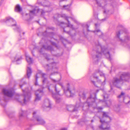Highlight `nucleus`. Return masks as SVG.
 I'll return each mask as SVG.
<instances>
[{
	"label": "nucleus",
	"instance_id": "12",
	"mask_svg": "<svg viewBox=\"0 0 130 130\" xmlns=\"http://www.w3.org/2000/svg\"><path fill=\"white\" fill-rule=\"evenodd\" d=\"M33 118L31 120L36 121L37 122L36 124L43 125L45 124V122L41 117L39 115L37 110L34 111L32 113Z\"/></svg>",
	"mask_w": 130,
	"mask_h": 130
},
{
	"label": "nucleus",
	"instance_id": "17",
	"mask_svg": "<svg viewBox=\"0 0 130 130\" xmlns=\"http://www.w3.org/2000/svg\"><path fill=\"white\" fill-rule=\"evenodd\" d=\"M40 11L41 12V16L42 17H43L44 15V14L46 13H47V12H45L44 10L42 9H38L37 10L36 9H34L30 11L29 15L30 16V19L32 18L33 16L34 15H36V13H38L39 11Z\"/></svg>",
	"mask_w": 130,
	"mask_h": 130
},
{
	"label": "nucleus",
	"instance_id": "32",
	"mask_svg": "<svg viewBox=\"0 0 130 130\" xmlns=\"http://www.w3.org/2000/svg\"><path fill=\"white\" fill-rule=\"evenodd\" d=\"M70 5H63V7L64 9L67 10H69L70 9Z\"/></svg>",
	"mask_w": 130,
	"mask_h": 130
},
{
	"label": "nucleus",
	"instance_id": "29",
	"mask_svg": "<svg viewBox=\"0 0 130 130\" xmlns=\"http://www.w3.org/2000/svg\"><path fill=\"white\" fill-rule=\"evenodd\" d=\"M120 105L117 104L115 105L113 107V109L114 110L117 112H118L120 110Z\"/></svg>",
	"mask_w": 130,
	"mask_h": 130
},
{
	"label": "nucleus",
	"instance_id": "3",
	"mask_svg": "<svg viewBox=\"0 0 130 130\" xmlns=\"http://www.w3.org/2000/svg\"><path fill=\"white\" fill-rule=\"evenodd\" d=\"M90 80L95 86L100 88L101 86L103 87L105 84L106 78L104 74L99 69L90 76Z\"/></svg>",
	"mask_w": 130,
	"mask_h": 130
},
{
	"label": "nucleus",
	"instance_id": "31",
	"mask_svg": "<svg viewBox=\"0 0 130 130\" xmlns=\"http://www.w3.org/2000/svg\"><path fill=\"white\" fill-rule=\"evenodd\" d=\"M57 73V72H55L51 73L50 75V78L53 81V82L54 83H55L57 82H59V81L60 80H56L55 79H52L51 78V76L53 75H54V74H55V73Z\"/></svg>",
	"mask_w": 130,
	"mask_h": 130
},
{
	"label": "nucleus",
	"instance_id": "43",
	"mask_svg": "<svg viewBox=\"0 0 130 130\" xmlns=\"http://www.w3.org/2000/svg\"><path fill=\"white\" fill-rule=\"evenodd\" d=\"M47 34V32H46V31H45V32H44L43 34V35H45V34Z\"/></svg>",
	"mask_w": 130,
	"mask_h": 130
},
{
	"label": "nucleus",
	"instance_id": "33",
	"mask_svg": "<svg viewBox=\"0 0 130 130\" xmlns=\"http://www.w3.org/2000/svg\"><path fill=\"white\" fill-rule=\"evenodd\" d=\"M46 75V74L44 73L42 74V77L44 78L42 81L43 83H44L47 80L46 78L44 77V76Z\"/></svg>",
	"mask_w": 130,
	"mask_h": 130
},
{
	"label": "nucleus",
	"instance_id": "61",
	"mask_svg": "<svg viewBox=\"0 0 130 130\" xmlns=\"http://www.w3.org/2000/svg\"><path fill=\"white\" fill-rule=\"evenodd\" d=\"M32 126V125H30V126Z\"/></svg>",
	"mask_w": 130,
	"mask_h": 130
},
{
	"label": "nucleus",
	"instance_id": "21",
	"mask_svg": "<svg viewBox=\"0 0 130 130\" xmlns=\"http://www.w3.org/2000/svg\"><path fill=\"white\" fill-rule=\"evenodd\" d=\"M43 107L45 109H47V110H49L51 108L50 101L48 99L45 100Z\"/></svg>",
	"mask_w": 130,
	"mask_h": 130
},
{
	"label": "nucleus",
	"instance_id": "58",
	"mask_svg": "<svg viewBox=\"0 0 130 130\" xmlns=\"http://www.w3.org/2000/svg\"><path fill=\"white\" fill-rule=\"evenodd\" d=\"M98 90H97V92H97H97H98Z\"/></svg>",
	"mask_w": 130,
	"mask_h": 130
},
{
	"label": "nucleus",
	"instance_id": "50",
	"mask_svg": "<svg viewBox=\"0 0 130 130\" xmlns=\"http://www.w3.org/2000/svg\"><path fill=\"white\" fill-rule=\"evenodd\" d=\"M82 122H85V121L84 120H82Z\"/></svg>",
	"mask_w": 130,
	"mask_h": 130
},
{
	"label": "nucleus",
	"instance_id": "46",
	"mask_svg": "<svg viewBox=\"0 0 130 130\" xmlns=\"http://www.w3.org/2000/svg\"><path fill=\"white\" fill-rule=\"evenodd\" d=\"M106 18H104V19H103L102 20H103V21H105V20H106Z\"/></svg>",
	"mask_w": 130,
	"mask_h": 130
},
{
	"label": "nucleus",
	"instance_id": "22",
	"mask_svg": "<svg viewBox=\"0 0 130 130\" xmlns=\"http://www.w3.org/2000/svg\"><path fill=\"white\" fill-rule=\"evenodd\" d=\"M103 96L104 99V101L105 102V103L106 104V105L108 106H109L111 104V101L110 100L106 101V99L108 98V95L106 94V93H105L104 94Z\"/></svg>",
	"mask_w": 130,
	"mask_h": 130
},
{
	"label": "nucleus",
	"instance_id": "11",
	"mask_svg": "<svg viewBox=\"0 0 130 130\" xmlns=\"http://www.w3.org/2000/svg\"><path fill=\"white\" fill-rule=\"evenodd\" d=\"M1 22H2L8 23V25H11L14 30L20 32V29L19 27H17L15 21L13 19L10 17H7L5 19L1 20Z\"/></svg>",
	"mask_w": 130,
	"mask_h": 130
},
{
	"label": "nucleus",
	"instance_id": "27",
	"mask_svg": "<svg viewBox=\"0 0 130 130\" xmlns=\"http://www.w3.org/2000/svg\"><path fill=\"white\" fill-rule=\"evenodd\" d=\"M94 32L95 34L98 35L100 37L102 38V37L103 34L100 30L98 29L95 30L94 31Z\"/></svg>",
	"mask_w": 130,
	"mask_h": 130
},
{
	"label": "nucleus",
	"instance_id": "15",
	"mask_svg": "<svg viewBox=\"0 0 130 130\" xmlns=\"http://www.w3.org/2000/svg\"><path fill=\"white\" fill-rule=\"evenodd\" d=\"M56 92V94L52 93V96L55 99L56 103H58L61 101V99L57 96V95H61V94L60 93V90L58 87L55 85L53 87Z\"/></svg>",
	"mask_w": 130,
	"mask_h": 130
},
{
	"label": "nucleus",
	"instance_id": "26",
	"mask_svg": "<svg viewBox=\"0 0 130 130\" xmlns=\"http://www.w3.org/2000/svg\"><path fill=\"white\" fill-rule=\"evenodd\" d=\"M26 60L29 64H30L32 63L33 61L32 58L28 55H26Z\"/></svg>",
	"mask_w": 130,
	"mask_h": 130
},
{
	"label": "nucleus",
	"instance_id": "7",
	"mask_svg": "<svg viewBox=\"0 0 130 130\" xmlns=\"http://www.w3.org/2000/svg\"><path fill=\"white\" fill-rule=\"evenodd\" d=\"M96 3L97 5L99 7H102L104 9V13L110 14L112 13L111 12L112 10H109V9L113 8L116 6L115 2H113L112 4H110L112 0H93Z\"/></svg>",
	"mask_w": 130,
	"mask_h": 130
},
{
	"label": "nucleus",
	"instance_id": "42",
	"mask_svg": "<svg viewBox=\"0 0 130 130\" xmlns=\"http://www.w3.org/2000/svg\"><path fill=\"white\" fill-rule=\"evenodd\" d=\"M23 85H21V84H20V87L21 88H22V87H23Z\"/></svg>",
	"mask_w": 130,
	"mask_h": 130
},
{
	"label": "nucleus",
	"instance_id": "53",
	"mask_svg": "<svg viewBox=\"0 0 130 130\" xmlns=\"http://www.w3.org/2000/svg\"><path fill=\"white\" fill-rule=\"evenodd\" d=\"M93 120H91V122H93Z\"/></svg>",
	"mask_w": 130,
	"mask_h": 130
},
{
	"label": "nucleus",
	"instance_id": "49",
	"mask_svg": "<svg viewBox=\"0 0 130 130\" xmlns=\"http://www.w3.org/2000/svg\"><path fill=\"white\" fill-rule=\"evenodd\" d=\"M44 36H45V38H46V35H44Z\"/></svg>",
	"mask_w": 130,
	"mask_h": 130
},
{
	"label": "nucleus",
	"instance_id": "38",
	"mask_svg": "<svg viewBox=\"0 0 130 130\" xmlns=\"http://www.w3.org/2000/svg\"><path fill=\"white\" fill-rule=\"evenodd\" d=\"M5 0H1L0 1V4L1 5L5 1Z\"/></svg>",
	"mask_w": 130,
	"mask_h": 130
},
{
	"label": "nucleus",
	"instance_id": "62",
	"mask_svg": "<svg viewBox=\"0 0 130 130\" xmlns=\"http://www.w3.org/2000/svg\"><path fill=\"white\" fill-rule=\"evenodd\" d=\"M54 19H55V18L54 17Z\"/></svg>",
	"mask_w": 130,
	"mask_h": 130
},
{
	"label": "nucleus",
	"instance_id": "4",
	"mask_svg": "<svg viewBox=\"0 0 130 130\" xmlns=\"http://www.w3.org/2000/svg\"><path fill=\"white\" fill-rule=\"evenodd\" d=\"M130 81V74L128 72H120L114 77L112 80V85L117 88L120 89L124 81Z\"/></svg>",
	"mask_w": 130,
	"mask_h": 130
},
{
	"label": "nucleus",
	"instance_id": "8",
	"mask_svg": "<svg viewBox=\"0 0 130 130\" xmlns=\"http://www.w3.org/2000/svg\"><path fill=\"white\" fill-rule=\"evenodd\" d=\"M60 17L64 18L65 19L67 20L68 22V24H66L63 22H61L60 24V26L63 29V31L64 32H66L67 34L71 36L72 37L73 36L76 35V34L74 33L73 34H71V31H67L65 29V28L66 29H68L69 27L71 28L72 29L74 28L73 27V25L70 24V22L68 20V18H70V17L67 16L65 14H62L61 15L58 14V17Z\"/></svg>",
	"mask_w": 130,
	"mask_h": 130
},
{
	"label": "nucleus",
	"instance_id": "34",
	"mask_svg": "<svg viewBox=\"0 0 130 130\" xmlns=\"http://www.w3.org/2000/svg\"><path fill=\"white\" fill-rule=\"evenodd\" d=\"M7 114L8 116L10 118H12L14 116V113H10L9 114L7 113Z\"/></svg>",
	"mask_w": 130,
	"mask_h": 130
},
{
	"label": "nucleus",
	"instance_id": "54",
	"mask_svg": "<svg viewBox=\"0 0 130 130\" xmlns=\"http://www.w3.org/2000/svg\"><path fill=\"white\" fill-rule=\"evenodd\" d=\"M93 14L94 15H95V14L94 13V14Z\"/></svg>",
	"mask_w": 130,
	"mask_h": 130
},
{
	"label": "nucleus",
	"instance_id": "2",
	"mask_svg": "<svg viewBox=\"0 0 130 130\" xmlns=\"http://www.w3.org/2000/svg\"><path fill=\"white\" fill-rule=\"evenodd\" d=\"M117 29L116 35V37L117 40L120 42V44L128 48L130 50V44L129 45L127 44L128 42L130 40L129 36L127 35H124L123 39L120 37L123 33H127V30L121 24L118 25Z\"/></svg>",
	"mask_w": 130,
	"mask_h": 130
},
{
	"label": "nucleus",
	"instance_id": "5",
	"mask_svg": "<svg viewBox=\"0 0 130 130\" xmlns=\"http://www.w3.org/2000/svg\"><path fill=\"white\" fill-rule=\"evenodd\" d=\"M95 46L94 47L93 50L95 51L98 55L95 56L96 58L101 57L102 54L104 55L110 61L111 60V55L110 54V51L107 46H101L98 41L95 43Z\"/></svg>",
	"mask_w": 130,
	"mask_h": 130
},
{
	"label": "nucleus",
	"instance_id": "44",
	"mask_svg": "<svg viewBox=\"0 0 130 130\" xmlns=\"http://www.w3.org/2000/svg\"><path fill=\"white\" fill-rule=\"evenodd\" d=\"M49 29H52V30H54V28L53 27H50V28H49Z\"/></svg>",
	"mask_w": 130,
	"mask_h": 130
},
{
	"label": "nucleus",
	"instance_id": "16",
	"mask_svg": "<svg viewBox=\"0 0 130 130\" xmlns=\"http://www.w3.org/2000/svg\"><path fill=\"white\" fill-rule=\"evenodd\" d=\"M58 62H53L49 65L47 64L45 66V68L46 69V71H53L55 69L57 70L58 69Z\"/></svg>",
	"mask_w": 130,
	"mask_h": 130
},
{
	"label": "nucleus",
	"instance_id": "24",
	"mask_svg": "<svg viewBox=\"0 0 130 130\" xmlns=\"http://www.w3.org/2000/svg\"><path fill=\"white\" fill-rule=\"evenodd\" d=\"M27 112L21 109L19 111V117L20 118L21 117H24L27 115Z\"/></svg>",
	"mask_w": 130,
	"mask_h": 130
},
{
	"label": "nucleus",
	"instance_id": "36",
	"mask_svg": "<svg viewBox=\"0 0 130 130\" xmlns=\"http://www.w3.org/2000/svg\"><path fill=\"white\" fill-rule=\"evenodd\" d=\"M49 34L50 35V37H51V38H53V36L55 35V34L53 32H51L49 33Z\"/></svg>",
	"mask_w": 130,
	"mask_h": 130
},
{
	"label": "nucleus",
	"instance_id": "51",
	"mask_svg": "<svg viewBox=\"0 0 130 130\" xmlns=\"http://www.w3.org/2000/svg\"><path fill=\"white\" fill-rule=\"evenodd\" d=\"M31 53L33 55V56H34V55L33 54V52L32 51L31 52Z\"/></svg>",
	"mask_w": 130,
	"mask_h": 130
},
{
	"label": "nucleus",
	"instance_id": "14",
	"mask_svg": "<svg viewBox=\"0 0 130 130\" xmlns=\"http://www.w3.org/2000/svg\"><path fill=\"white\" fill-rule=\"evenodd\" d=\"M45 50H50L52 52L54 50V48L51 46L44 45H43L42 47L39 51L41 54L43 55L47 60H49L50 59L48 57V55L44 53Z\"/></svg>",
	"mask_w": 130,
	"mask_h": 130
},
{
	"label": "nucleus",
	"instance_id": "1",
	"mask_svg": "<svg viewBox=\"0 0 130 130\" xmlns=\"http://www.w3.org/2000/svg\"><path fill=\"white\" fill-rule=\"evenodd\" d=\"M96 94L94 93L91 94L90 96L87 99L86 102L84 103L81 102L80 100H79V103H76L75 106L72 105H68L67 106V110L71 112L77 111V108L78 107L83 108V110L87 111L89 113L98 112L99 110L102 109L101 107H97L96 102L97 101L100 102V100H98L96 98Z\"/></svg>",
	"mask_w": 130,
	"mask_h": 130
},
{
	"label": "nucleus",
	"instance_id": "6",
	"mask_svg": "<svg viewBox=\"0 0 130 130\" xmlns=\"http://www.w3.org/2000/svg\"><path fill=\"white\" fill-rule=\"evenodd\" d=\"M3 95L0 96V104L5 107L6 105V102L9 100L8 97H11L14 94L15 91L13 88H11L8 89H3L2 90Z\"/></svg>",
	"mask_w": 130,
	"mask_h": 130
},
{
	"label": "nucleus",
	"instance_id": "47",
	"mask_svg": "<svg viewBox=\"0 0 130 130\" xmlns=\"http://www.w3.org/2000/svg\"><path fill=\"white\" fill-rule=\"evenodd\" d=\"M45 6L48 7V6H50V5H45Z\"/></svg>",
	"mask_w": 130,
	"mask_h": 130
},
{
	"label": "nucleus",
	"instance_id": "30",
	"mask_svg": "<svg viewBox=\"0 0 130 130\" xmlns=\"http://www.w3.org/2000/svg\"><path fill=\"white\" fill-rule=\"evenodd\" d=\"M80 98H82L83 100H85L86 98V95L85 93L83 92L82 93H80L79 94Z\"/></svg>",
	"mask_w": 130,
	"mask_h": 130
},
{
	"label": "nucleus",
	"instance_id": "28",
	"mask_svg": "<svg viewBox=\"0 0 130 130\" xmlns=\"http://www.w3.org/2000/svg\"><path fill=\"white\" fill-rule=\"evenodd\" d=\"M22 11V9L18 4L17 5L15 8V11L16 12H20Z\"/></svg>",
	"mask_w": 130,
	"mask_h": 130
},
{
	"label": "nucleus",
	"instance_id": "52",
	"mask_svg": "<svg viewBox=\"0 0 130 130\" xmlns=\"http://www.w3.org/2000/svg\"><path fill=\"white\" fill-rule=\"evenodd\" d=\"M45 2L46 3L47 2V3L49 4H50V3L49 2H46H46Z\"/></svg>",
	"mask_w": 130,
	"mask_h": 130
},
{
	"label": "nucleus",
	"instance_id": "9",
	"mask_svg": "<svg viewBox=\"0 0 130 130\" xmlns=\"http://www.w3.org/2000/svg\"><path fill=\"white\" fill-rule=\"evenodd\" d=\"M108 112H103V118H106L107 119V121L103 120L101 119H100V122L102 123L101 125L99 126V127L100 129L102 130L110 129V127L109 125H108L106 127H105V126L109 122H110L111 120V118L108 116Z\"/></svg>",
	"mask_w": 130,
	"mask_h": 130
},
{
	"label": "nucleus",
	"instance_id": "45",
	"mask_svg": "<svg viewBox=\"0 0 130 130\" xmlns=\"http://www.w3.org/2000/svg\"><path fill=\"white\" fill-rule=\"evenodd\" d=\"M26 130H30V128H28Z\"/></svg>",
	"mask_w": 130,
	"mask_h": 130
},
{
	"label": "nucleus",
	"instance_id": "64",
	"mask_svg": "<svg viewBox=\"0 0 130 130\" xmlns=\"http://www.w3.org/2000/svg\"><path fill=\"white\" fill-rule=\"evenodd\" d=\"M96 16L97 15V14L96 15Z\"/></svg>",
	"mask_w": 130,
	"mask_h": 130
},
{
	"label": "nucleus",
	"instance_id": "37",
	"mask_svg": "<svg viewBox=\"0 0 130 130\" xmlns=\"http://www.w3.org/2000/svg\"><path fill=\"white\" fill-rule=\"evenodd\" d=\"M24 79L25 78H23L21 80V83H23L24 84H26V82H25L24 81Z\"/></svg>",
	"mask_w": 130,
	"mask_h": 130
},
{
	"label": "nucleus",
	"instance_id": "40",
	"mask_svg": "<svg viewBox=\"0 0 130 130\" xmlns=\"http://www.w3.org/2000/svg\"><path fill=\"white\" fill-rule=\"evenodd\" d=\"M87 28V30L88 31H89V30L88 29V28L89 27V26H88V25H87V24H86V25Z\"/></svg>",
	"mask_w": 130,
	"mask_h": 130
},
{
	"label": "nucleus",
	"instance_id": "57",
	"mask_svg": "<svg viewBox=\"0 0 130 130\" xmlns=\"http://www.w3.org/2000/svg\"><path fill=\"white\" fill-rule=\"evenodd\" d=\"M24 34H25V32H23V35H24Z\"/></svg>",
	"mask_w": 130,
	"mask_h": 130
},
{
	"label": "nucleus",
	"instance_id": "48",
	"mask_svg": "<svg viewBox=\"0 0 130 130\" xmlns=\"http://www.w3.org/2000/svg\"><path fill=\"white\" fill-rule=\"evenodd\" d=\"M97 24H95V26L96 27V26H97Z\"/></svg>",
	"mask_w": 130,
	"mask_h": 130
},
{
	"label": "nucleus",
	"instance_id": "55",
	"mask_svg": "<svg viewBox=\"0 0 130 130\" xmlns=\"http://www.w3.org/2000/svg\"><path fill=\"white\" fill-rule=\"evenodd\" d=\"M78 124H79L80 123V122H78Z\"/></svg>",
	"mask_w": 130,
	"mask_h": 130
},
{
	"label": "nucleus",
	"instance_id": "39",
	"mask_svg": "<svg viewBox=\"0 0 130 130\" xmlns=\"http://www.w3.org/2000/svg\"><path fill=\"white\" fill-rule=\"evenodd\" d=\"M48 90L50 92H52V91H53L52 90V89H50V87H48Z\"/></svg>",
	"mask_w": 130,
	"mask_h": 130
},
{
	"label": "nucleus",
	"instance_id": "63",
	"mask_svg": "<svg viewBox=\"0 0 130 130\" xmlns=\"http://www.w3.org/2000/svg\"><path fill=\"white\" fill-rule=\"evenodd\" d=\"M52 86V85H51V86Z\"/></svg>",
	"mask_w": 130,
	"mask_h": 130
},
{
	"label": "nucleus",
	"instance_id": "35",
	"mask_svg": "<svg viewBox=\"0 0 130 130\" xmlns=\"http://www.w3.org/2000/svg\"><path fill=\"white\" fill-rule=\"evenodd\" d=\"M38 74H37L36 76V82L35 83V84L36 85H38V82H37V80L38 79V77L37 76Z\"/></svg>",
	"mask_w": 130,
	"mask_h": 130
},
{
	"label": "nucleus",
	"instance_id": "41",
	"mask_svg": "<svg viewBox=\"0 0 130 130\" xmlns=\"http://www.w3.org/2000/svg\"><path fill=\"white\" fill-rule=\"evenodd\" d=\"M54 55L57 57H58L60 55L59 54H58L57 55Z\"/></svg>",
	"mask_w": 130,
	"mask_h": 130
},
{
	"label": "nucleus",
	"instance_id": "25",
	"mask_svg": "<svg viewBox=\"0 0 130 130\" xmlns=\"http://www.w3.org/2000/svg\"><path fill=\"white\" fill-rule=\"evenodd\" d=\"M32 73L31 69L30 67H27V78L29 79Z\"/></svg>",
	"mask_w": 130,
	"mask_h": 130
},
{
	"label": "nucleus",
	"instance_id": "10",
	"mask_svg": "<svg viewBox=\"0 0 130 130\" xmlns=\"http://www.w3.org/2000/svg\"><path fill=\"white\" fill-rule=\"evenodd\" d=\"M59 84L63 89L64 93L67 97H73L74 95L75 89L74 88H71L69 83L65 86L61 83H59Z\"/></svg>",
	"mask_w": 130,
	"mask_h": 130
},
{
	"label": "nucleus",
	"instance_id": "13",
	"mask_svg": "<svg viewBox=\"0 0 130 130\" xmlns=\"http://www.w3.org/2000/svg\"><path fill=\"white\" fill-rule=\"evenodd\" d=\"M24 96V99L23 102L21 101H18L22 105L26 104L28 102L31 97V93L30 91L28 90V88H26L25 90L22 89Z\"/></svg>",
	"mask_w": 130,
	"mask_h": 130
},
{
	"label": "nucleus",
	"instance_id": "19",
	"mask_svg": "<svg viewBox=\"0 0 130 130\" xmlns=\"http://www.w3.org/2000/svg\"><path fill=\"white\" fill-rule=\"evenodd\" d=\"M117 97L118 98H121L122 100L126 104L129 103L130 102V100H129V98L128 97H125L124 93L122 92L121 94L118 96Z\"/></svg>",
	"mask_w": 130,
	"mask_h": 130
},
{
	"label": "nucleus",
	"instance_id": "18",
	"mask_svg": "<svg viewBox=\"0 0 130 130\" xmlns=\"http://www.w3.org/2000/svg\"><path fill=\"white\" fill-rule=\"evenodd\" d=\"M43 94L42 89H39L36 92L35 94L36 96L35 101H37L41 100V98Z\"/></svg>",
	"mask_w": 130,
	"mask_h": 130
},
{
	"label": "nucleus",
	"instance_id": "59",
	"mask_svg": "<svg viewBox=\"0 0 130 130\" xmlns=\"http://www.w3.org/2000/svg\"><path fill=\"white\" fill-rule=\"evenodd\" d=\"M28 15V14H26V15Z\"/></svg>",
	"mask_w": 130,
	"mask_h": 130
},
{
	"label": "nucleus",
	"instance_id": "60",
	"mask_svg": "<svg viewBox=\"0 0 130 130\" xmlns=\"http://www.w3.org/2000/svg\"><path fill=\"white\" fill-rule=\"evenodd\" d=\"M96 60H97V61H98V59H96Z\"/></svg>",
	"mask_w": 130,
	"mask_h": 130
},
{
	"label": "nucleus",
	"instance_id": "23",
	"mask_svg": "<svg viewBox=\"0 0 130 130\" xmlns=\"http://www.w3.org/2000/svg\"><path fill=\"white\" fill-rule=\"evenodd\" d=\"M44 41L45 43L46 44H47L49 42H50L51 43V44L55 46L57 48H58V46L54 42H52L51 40H48L46 41V40L44 39L43 38H42L41 42L40 43H41V42H42L43 41Z\"/></svg>",
	"mask_w": 130,
	"mask_h": 130
},
{
	"label": "nucleus",
	"instance_id": "20",
	"mask_svg": "<svg viewBox=\"0 0 130 130\" xmlns=\"http://www.w3.org/2000/svg\"><path fill=\"white\" fill-rule=\"evenodd\" d=\"M22 59V57L20 54H18L15 55L12 61L15 62L16 64H19L21 63V61Z\"/></svg>",
	"mask_w": 130,
	"mask_h": 130
},
{
	"label": "nucleus",
	"instance_id": "56",
	"mask_svg": "<svg viewBox=\"0 0 130 130\" xmlns=\"http://www.w3.org/2000/svg\"><path fill=\"white\" fill-rule=\"evenodd\" d=\"M92 129H93V127H92Z\"/></svg>",
	"mask_w": 130,
	"mask_h": 130
}]
</instances>
